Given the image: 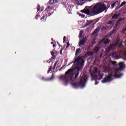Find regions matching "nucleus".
Returning a JSON list of instances; mask_svg holds the SVG:
<instances>
[{"mask_svg": "<svg viewBox=\"0 0 126 126\" xmlns=\"http://www.w3.org/2000/svg\"><path fill=\"white\" fill-rule=\"evenodd\" d=\"M121 7H120V6H117V7H116V8H115V10H118V9H119V8H120Z\"/></svg>", "mask_w": 126, "mask_h": 126, "instance_id": "40", "label": "nucleus"}, {"mask_svg": "<svg viewBox=\"0 0 126 126\" xmlns=\"http://www.w3.org/2000/svg\"><path fill=\"white\" fill-rule=\"evenodd\" d=\"M95 73H98V68H95Z\"/></svg>", "mask_w": 126, "mask_h": 126, "instance_id": "37", "label": "nucleus"}, {"mask_svg": "<svg viewBox=\"0 0 126 126\" xmlns=\"http://www.w3.org/2000/svg\"><path fill=\"white\" fill-rule=\"evenodd\" d=\"M95 40H96V38H94V41L91 43L92 47H93V46H94V45L96 44V42H95Z\"/></svg>", "mask_w": 126, "mask_h": 126, "instance_id": "18", "label": "nucleus"}, {"mask_svg": "<svg viewBox=\"0 0 126 126\" xmlns=\"http://www.w3.org/2000/svg\"><path fill=\"white\" fill-rule=\"evenodd\" d=\"M119 43H120V38H118L116 39V42L115 44H111L110 45L106 48V51L109 53L111 51H114L117 49V46L119 45Z\"/></svg>", "mask_w": 126, "mask_h": 126, "instance_id": "4", "label": "nucleus"}, {"mask_svg": "<svg viewBox=\"0 0 126 126\" xmlns=\"http://www.w3.org/2000/svg\"><path fill=\"white\" fill-rule=\"evenodd\" d=\"M93 54H94L93 52H88V56H93Z\"/></svg>", "mask_w": 126, "mask_h": 126, "instance_id": "24", "label": "nucleus"}, {"mask_svg": "<svg viewBox=\"0 0 126 126\" xmlns=\"http://www.w3.org/2000/svg\"><path fill=\"white\" fill-rule=\"evenodd\" d=\"M86 83H83L81 85H82V88H84V87H85V85H86Z\"/></svg>", "mask_w": 126, "mask_h": 126, "instance_id": "30", "label": "nucleus"}, {"mask_svg": "<svg viewBox=\"0 0 126 126\" xmlns=\"http://www.w3.org/2000/svg\"><path fill=\"white\" fill-rule=\"evenodd\" d=\"M53 68V66H50L48 70L47 73H50L52 71V69Z\"/></svg>", "mask_w": 126, "mask_h": 126, "instance_id": "20", "label": "nucleus"}, {"mask_svg": "<svg viewBox=\"0 0 126 126\" xmlns=\"http://www.w3.org/2000/svg\"><path fill=\"white\" fill-rule=\"evenodd\" d=\"M100 29L101 28H100V27H98L94 31V32H99Z\"/></svg>", "mask_w": 126, "mask_h": 126, "instance_id": "19", "label": "nucleus"}, {"mask_svg": "<svg viewBox=\"0 0 126 126\" xmlns=\"http://www.w3.org/2000/svg\"><path fill=\"white\" fill-rule=\"evenodd\" d=\"M50 15H51V14H49V15H48V16H50Z\"/></svg>", "mask_w": 126, "mask_h": 126, "instance_id": "58", "label": "nucleus"}, {"mask_svg": "<svg viewBox=\"0 0 126 126\" xmlns=\"http://www.w3.org/2000/svg\"><path fill=\"white\" fill-rule=\"evenodd\" d=\"M51 45H53V44L54 45V42H51Z\"/></svg>", "mask_w": 126, "mask_h": 126, "instance_id": "57", "label": "nucleus"}, {"mask_svg": "<svg viewBox=\"0 0 126 126\" xmlns=\"http://www.w3.org/2000/svg\"><path fill=\"white\" fill-rule=\"evenodd\" d=\"M38 17H39V15L37 14L35 16V19H38Z\"/></svg>", "mask_w": 126, "mask_h": 126, "instance_id": "48", "label": "nucleus"}, {"mask_svg": "<svg viewBox=\"0 0 126 126\" xmlns=\"http://www.w3.org/2000/svg\"><path fill=\"white\" fill-rule=\"evenodd\" d=\"M124 19H125V18H122L120 19H119L117 22L116 24H115V27H118V25H120V24H121V22H122V21H123V20H124Z\"/></svg>", "mask_w": 126, "mask_h": 126, "instance_id": "10", "label": "nucleus"}, {"mask_svg": "<svg viewBox=\"0 0 126 126\" xmlns=\"http://www.w3.org/2000/svg\"><path fill=\"white\" fill-rule=\"evenodd\" d=\"M81 53V49L80 48L77 49L76 50L75 56H77V55H79Z\"/></svg>", "mask_w": 126, "mask_h": 126, "instance_id": "14", "label": "nucleus"}, {"mask_svg": "<svg viewBox=\"0 0 126 126\" xmlns=\"http://www.w3.org/2000/svg\"><path fill=\"white\" fill-rule=\"evenodd\" d=\"M102 54H101V56H100V57H102Z\"/></svg>", "mask_w": 126, "mask_h": 126, "instance_id": "61", "label": "nucleus"}, {"mask_svg": "<svg viewBox=\"0 0 126 126\" xmlns=\"http://www.w3.org/2000/svg\"><path fill=\"white\" fill-rule=\"evenodd\" d=\"M80 32H83V31H80Z\"/></svg>", "mask_w": 126, "mask_h": 126, "instance_id": "59", "label": "nucleus"}, {"mask_svg": "<svg viewBox=\"0 0 126 126\" xmlns=\"http://www.w3.org/2000/svg\"><path fill=\"white\" fill-rule=\"evenodd\" d=\"M69 42H67V45H66V48H68V47H69Z\"/></svg>", "mask_w": 126, "mask_h": 126, "instance_id": "41", "label": "nucleus"}, {"mask_svg": "<svg viewBox=\"0 0 126 126\" xmlns=\"http://www.w3.org/2000/svg\"><path fill=\"white\" fill-rule=\"evenodd\" d=\"M40 5L38 4L37 5V11H39V10H40Z\"/></svg>", "mask_w": 126, "mask_h": 126, "instance_id": "35", "label": "nucleus"}, {"mask_svg": "<svg viewBox=\"0 0 126 126\" xmlns=\"http://www.w3.org/2000/svg\"><path fill=\"white\" fill-rule=\"evenodd\" d=\"M119 70H120L119 69H116V72H119Z\"/></svg>", "mask_w": 126, "mask_h": 126, "instance_id": "54", "label": "nucleus"}, {"mask_svg": "<svg viewBox=\"0 0 126 126\" xmlns=\"http://www.w3.org/2000/svg\"><path fill=\"white\" fill-rule=\"evenodd\" d=\"M112 32H115V30L112 31Z\"/></svg>", "mask_w": 126, "mask_h": 126, "instance_id": "60", "label": "nucleus"}, {"mask_svg": "<svg viewBox=\"0 0 126 126\" xmlns=\"http://www.w3.org/2000/svg\"><path fill=\"white\" fill-rule=\"evenodd\" d=\"M75 68L76 69H77V72H80V70L82 69L81 68H80V67L79 66H76Z\"/></svg>", "mask_w": 126, "mask_h": 126, "instance_id": "23", "label": "nucleus"}, {"mask_svg": "<svg viewBox=\"0 0 126 126\" xmlns=\"http://www.w3.org/2000/svg\"><path fill=\"white\" fill-rule=\"evenodd\" d=\"M119 47H123V43L121 42V43H119Z\"/></svg>", "mask_w": 126, "mask_h": 126, "instance_id": "42", "label": "nucleus"}, {"mask_svg": "<svg viewBox=\"0 0 126 126\" xmlns=\"http://www.w3.org/2000/svg\"><path fill=\"white\" fill-rule=\"evenodd\" d=\"M106 9L107 6L105 3L103 2L97 3L93 7L91 11L88 9H85V14L89 15V17H91V16H95V15H98V14L104 12Z\"/></svg>", "mask_w": 126, "mask_h": 126, "instance_id": "1", "label": "nucleus"}, {"mask_svg": "<svg viewBox=\"0 0 126 126\" xmlns=\"http://www.w3.org/2000/svg\"><path fill=\"white\" fill-rule=\"evenodd\" d=\"M96 22H98V21H99V20H100V19H99V18H97V19H96Z\"/></svg>", "mask_w": 126, "mask_h": 126, "instance_id": "56", "label": "nucleus"}, {"mask_svg": "<svg viewBox=\"0 0 126 126\" xmlns=\"http://www.w3.org/2000/svg\"><path fill=\"white\" fill-rule=\"evenodd\" d=\"M99 73H100V71H99Z\"/></svg>", "mask_w": 126, "mask_h": 126, "instance_id": "62", "label": "nucleus"}, {"mask_svg": "<svg viewBox=\"0 0 126 126\" xmlns=\"http://www.w3.org/2000/svg\"><path fill=\"white\" fill-rule=\"evenodd\" d=\"M99 47H96L94 49L95 52H96V53H98V52H99Z\"/></svg>", "mask_w": 126, "mask_h": 126, "instance_id": "26", "label": "nucleus"}, {"mask_svg": "<svg viewBox=\"0 0 126 126\" xmlns=\"http://www.w3.org/2000/svg\"><path fill=\"white\" fill-rule=\"evenodd\" d=\"M85 63V60H84V59H83L81 62V64H80V65H81V69H82L83 68V66H84Z\"/></svg>", "mask_w": 126, "mask_h": 126, "instance_id": "12", "label": "nucleus"}, {"mask_svg": "<svg viewBox=\"0 0 126 126\" xmlns=\"http://www.w3.org/2000/svg\"><path fill=\"white\" fill-rule=\"evenodd\" d=\"M96 34L98 35V32H93L92 33L93 36H94V35Z\"/></svg>", "mask_w": 126, "mask_h": 126, "instance_id": "32", "label": "nucleus"}, {"mask_svg": "<svg viewBox=\"0 0 126 126\" xmlns=\"http://www.w3.org/2000/svg\"><path fill=\"white\" fill-rule=\"evenodd\" d=\"M107 28H108V27H104L102 28V30H106V29H107Z\"/></svg>", "mask_w": 126, "mask_h": 126, "instance_id": "44", "label": "nucleus"}, {"mask_svg": "<svg viewBox=\"0 0 126 126\" xmlns=\"http://www.w3.org/2000/svg\"><path fill=\"white\" fill-rule=\"evenodd\" d=\"M45 19H46V16H43V17H41V18L40 19V20H41V21H44V20H45Z\"/></svg>", "mask_w": 126, "mask_h": 126, "instance_id": "27", "label": "nucleus"}, {"mask_svg": "<svg viewBox=\"0 0 126 126\" xmlns=\"http://www.w3.org/2000/svg\"><path fill=\"white\" fill-rule=\"evenodd\" d=\"M121 15L120 14H115L112 16V19H117Z\"/></svg>", "mask_w": 126, "mask_h": 126, "instance_id": "13", "label": "nucleus"}, {"mask_svg": "<svg viewBox=\"0 0 126 126\" xmlns=\"http://www.w3.org/2000/svg\"><path fill=\"white\" fill-rule=\"evenodd\" d=\"M125 68V64L120 66V69H124Z\"/></svg>", "mask_w": 126, "mask_h": 126, "instance_id": "31", "label": "nucleus"}, {"mask_svg": "<svg viewBox=\"0 0 126 126\" xmlns=\"http://www.w3.org/2000/svg\"><path fill=\"white\" fill-rule=\"evenodd\" d=\"M82 35H83V32H80L79 35V38H80V39H81V38H82Z\"/></svg>", "mask_w": 126, "mask_h": 126, "instance_id": "25", "label": "nucleus"}, {"mask_svg": "<svg viewBox=\"0 0 126 126\" xmlns=\"http://www.w3.org/2000/svg\"><path fill=\"white\" fill-rule=\"evenodd\" d=\"M93 21V20H87V22L86 24L83 26V28H85V27H86L87 26H89L91 23H92Z\"/></svg>", "mask_w": 126, "mask_h": 126, "instance_id": "9", "label": "nucleus"}, {"mask_svg": "<svg viewBox=\"0 0 126 126\" xmlns=\"http://www.w3.org/2000/svg\"><path fill=\"white\" fill-rule=\"evenodd\" d=\"M55 2V0H49V3L50 4H53Z\"/></svg>", "mask_w": 126, "mask_h": 126, "instance_id": "28", "label": "nucleus"}, {"mask_svg": "<svg viewBox=\"0 0 126 126\" xmlns=\"http://www.w3.org/2000/svg\"><path fill=\"white\" fill-rule=\"evenodd\" d=\"M119 66H121L122 65H124V63L121 62V63H119Z\"/></svg>", "mask_w": 126, "mask_h": 126, "instance_id": "34", "label": "nucleus"}, {"mask_svg": "<svg viewBox=\"0 0 126 126\" xmlns=\"http://www.w3.org/2000/svg\"><path fill=\"white\" fill-rule=\"evenodd\" d=\"M112 56L113 57H114L115 58H116V57H117V52H114L112 54Z\"/></svg>", "mask_w": 126, "mask_h": 126, "instance_id": "29", "label": "nucleus"}, {"mask_svg": "<svg viewBox=\"0 0 126 126\" xmlns=\"http://www.w3.org/2000/svg\"><path fill=\"white\" fill-rule=\"evenodd\" d=\"M47 63H51V60H48V61H47Z\"/></svg>", "mask_w": 126, "mask_h": 126, "instance_id": "51", "label": "nucleus"}, {"mask_svg": "<svg viewBox=\"0 0 126 126\" xmlns=\"http://www.w3.org/2000/svg\"><path fill=\"white\" fill-rule=\"evenodd\" d=\"M116 63H117V62H116V61H113V62H112V64H116Z\"/></svg>", "mask_w": 126, "mask_h": 126, "instance_id": "47", "label": "nucleus"}, {"mask_svg": "<svg viewBox=\"0 0 126 126\" xmlns=\"http://www.w3.org/2000/svg\"><path fill=\"white\" fill-rule=\"evenodd\" d=\"M83 39L79 42V47H81V46H83V45H84L85 43H86V40H87V37H84V35L83 36Z\"/></svg>", "mask_w": 126, "mask_h": 126, "instance_id": "6", "label": "nucleus"}, {"mask_svg": "<svg viewBox=\"0 0 126 126\" xmlns=\"http://www.w3.org/2000/svg\"><path fill=\"white\" fill-rule=\"evenodd\" d=\"M126 26L125 28H124V29L122 30V32H126Z\"/></svg>", "mask_w": 126, "mask_h": 126, "instance_id": "36", "label": "nucleus"}, {"mask_svg": "<svg viewBox=\"0 0 126 126\" xmlns=\"http://www.w3.org/2000/svg\"><path fill=\"white\" fill-rule=\"evenodd\" d=\"M53 48H55V47H57V45H56L55 44H53Z\"/></svg>", "mask_w": 126, "mask_h": 126, "instance_id": "53", "label": "nucleus"}, {"mask_svg": "<svg viewBox=\"0 0 126 126\" xmlns=\"http://www.w3.org/2000/svg\"><path fill=\"white\" fill-rule=\"evenodd\" d=\"M81 12H83V13H85V9L81 10Z\"/></svg>", "mask_w": 126, "mask_h": 126, "instance_id": "49", "label": "nucleus"}, {"mask_svg": "<svg viewBox=\"0 0 126 126\" xmlns=\"http://www.w3.org/2000/svg\"><path fill=\"white\" fill-rule=\"evenodd\" d=\"M82 17H83V18H84L85 17V15H83L82 16Z\"/></svg>", "mask_w": 126, "mask_h": 126, "instance_id": "55", "label": "nucleus"}, {"mask_svg": "<svg viewBox=\"0 0 126 126\" xmlns=\"http://www.w3.org/2000/svg\"><path fill=\"white\" fill-rule=\"evenodd\" d=\"M54 77H55V76L54 75V73L52 74V76L49 78H45L44 77L42 78V80H43V81H50V80H52V79H54Z\"/></svg>", "mask_w": 126, "mask_h": 126, "instance_id": "8", "label": "nucleus"}, {"mask_svg": "<svg viewBox=\"0 0 126 126\" xmlns=\"http://www.w3.org/2000/svg\"><path fill=\"white\" fill-rule=\"evenodd\" d=\"M126 4V1H123L120 5V7H122L124 6V5H125V4Z\"/></svg>", "mask_w": 126, "mask_h": 126, "instance_id": "21", "label": "nucleus"}, {"mask_svg": "<svg viewBox=\"0 0 126 126\" xmlns=\"http://www.w3.org/2000/svg\"><path fill=\"white\" fill-rule=\"evenodd\" d=\"M79 73H80L79 72H77L75 73V77H74L75 79H76V78H78V75H79Z\"/></svg>", "mask_w": 126, "mask_h": 126, "instance_id": "16", "label": "nucleus"}, {"mask_svg": "<svg viewBox=\"0 0 126 126\" xmlns=\"http://www.w3.org/2000/svg\"><path fill=\"white\" fill-rule=\"evenodd\" d=\"M118 4H120V2L119 1L117 0L115 2H113V3L111 5V7L112 8H114L116 5H118Z\"/></svg>", "mask_w": 126, "mask_h": 126, "instance_id": "11", "label": "nucleus"}, {"mask_svg": "<svg viewBox=\"0 0 126 126\" xmlns=\"http://www.w3.org/2000/svg\"><path fill=\"white\" fill-rule=\"evenodd\" d=\"M122 75H123V73L114 74L113 75H112V73H111L109 75L103 78V80H102V83H107V82H111V81L113 80V78H112V76H114L115 78H121Z\"/></svg>", "mask_w": 126, "mask_h": 126, "instance_id": "3", "label": "nucleus"}, {"mask_svg": "<svg viewBox=\"0 0 126 126\" xmlns=\"http://www.w3.org/2000/svg\"><path fill=\"white\" fill-rule=\"evenodd\" d=\"M81 60H82V58H79L77 57L76 59H75L74 61H73L71 63H70V64H71V63H73V65H74V64H75V63H77V64H79L80 63V61H81Z\"/></svg>", "mask_w": 126, "mask_h": 126, "instance_id": "7", "label": "nucleus"}, {"mask_svg": "<svg viewBox=\"0 0 126 126\" xmlns=\"http://www.w3.org/2000/svg\"><path fill=\"white\" fill-rule=\"evenodd\" d=\"M112 23H113V21H109L107 24H112Z\"/></svg>", "mask_w": 126, "mask_h": 126, "instance_id": "45", "label": "nucleus"}, {"mask_svg": "<svg viewBox=\"0 0 126 126\" xmlns=\"http://www.w3.org/2000/svg\"><path fill=\"white\" fill-rule=\"evenodd\" d=\"M66 39V37L64 36L63 38V43H64V42H65V39Z\"/></svg>", "mask_w": 126, "mask_h": 126, "instance_id": "38", "label": "nucleus"}, {"mask_svg": "<svg viewBox=\"0 0 126 126\" xmlns=\"http://www.w3.org/2000/svg\"><path fill=\"white\" fill-rule=\"evenodd\" d=\"M74 71V69H69L65 73V75H62L60 77V79L61 80H64V85L66 86L68 83V79H70V80H71L72 79V77H73V74H71V72ZM70 77L69 79H67V77L66 76V75H68Z\"/></svg>", "mask_w": 126, "mask_h": 126, "instance_id": "2", "label": "nucleus"}, {"mask_svg": "<svg viewBox=\"0 0 126 126\" xmlns=\"http://www.w3.org/2000/svg\"><path fill=\"white\" fill-rule=\"evenodd\" d=\"M57 63H58V61H57L54 64V66L53 67V69H55V68H56V65H57Z\"/></svg>", "mask_w": 126, "mask_h": 126, "instance_id": "33", "label": "nucleus"}, {"mask_svg": "<svg viewBox=\"0 0 126 126\" xmlns=\"http://www.w3.org/2000/svg\"><path fill=\"white\" fill-rule=\"evenodd\" d=\"M80 81L77 83H71V85L73 86V88H78V87L82 85L83 83V77L80 76Z\"/></svg>", "mask_w": 126, "mask_h": 126, "instance_id": "5", "label": "nucleus"}, {"mask_svg": "<svg viewBox=\"0 0 126 126\" xmlns=\"http://www.w3.org/2000/svg\"><path fill=\"white\" fill-rule=\"evenodd\" d=\"M110 42V40L109 39L107 38L104 41V44H109Z\"/></svg>", "mask_w": 126, "mask_h": 126, "instance_id": "17", "label": "nucleus"}, {"mask_svg": "<svg viewBox=\"0 0 126 126\" xmlns=\"http://www.w3.org/2000/svg\"><path fill=\"white\" fill-rule=\"evenodd\" d=\"M98 84H99V82L95 81V85H98Z\"/></svg>", "mask_w": 126, "mask_h": 126, "instance_id": "43", "label": "nucleus"}, {"mask_svg": "<svg viewBox=\"0 0 126 126\" xmlns=\"http://www.w3.org/2000/svg\"><path fill=\"white\" fill-rule=\"evenodd\" d=\"M51 55L52 56V57H54V56H55V52H51Z\"/></svg>", "mask_w": 126, "mask_h": 126, "instance_id": "39", "label": "nucleus"}, {"mask_svg": "<svg viewBox=\"0 0 126 126\" xmlns=\"http://www.w3.org/2000/svg\"><path fill=\"white\" fill-rule=\"evenodd\" d=\"M57 43L58 44V45H59V47L61 46V44L59 43V41H57Z\"/></svg>", "mask_w": 126, "mask_h": 126, "instance_id": "52", "label": "nucleus"}, {"mask_svg": "<svg viewBox=\"0 0 126 126\" xmlns=\"http://www.w3.org/2000/svg\"><path fill=\"white\" fill-rule=\"evenodd\" d=\"M112 34H113V32H110V33L107 34L105 36V38H109L110 36H111Z\"/></svg>", "mask_w": 126, "mask_h": 126, "instance_id": "22", "label": "nucleus"}, {"mask_svg": "<svg viewBox=\"0 0 126 126\" xmlns=\"http://www.w3.org/2000/svg\"><path fill=\"white\" fill-rule=\"evenodd\" d=\"M48 9H50L51 10H54V7H51L50 6H48L45 9V11H47V10H48Z\"/></svg>", "mask_w": 126, "mask_h": 126, "instance_id": "15", "label": "nucleus"}, {"mask_svg": "<svg viewBox=\"0 0 126 126\" xmlns=\"http://www.w3.org/2000/svg\"><path fill=\"white\" fill-rule=\"evenodd\" d=\"M60 55H63V49H62L60 50Z\"/></svg>", "mask_w": 126, "mask_h": 126, "instance_id": "46", "label": "nucleus"}, {"mask_svg": "<svg viewBox=\"0 0 126 126\" xmlns=\"http://www.w3.org/2000/svg\"><path fill=\"white\" fill-rule=\"evenodd\" d=\"M64 66V65L63 66H62V67L59 69L60 71H61L62 70V69H63V68Z\"/></svg>", "mask_w": 126, "mask_h": 126, "instance_id": "50", "label": "nucleus"}]
</instances>
